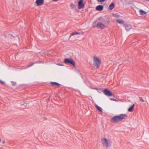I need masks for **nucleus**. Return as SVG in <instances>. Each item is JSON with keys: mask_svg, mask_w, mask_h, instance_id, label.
Segmentation results:
<instances>
[{"mask_svg": "<svg viewBox=\"0 0 149 149\" xmlns=\"http://www.w3.org/2000/svg\"><path fill=\"white\" fill-rule=\"evenodd\" d=\"M127 117V116L126 114H121L119 115L115 116L112 118L111 119V121L113 123H118L123 119H125Z\"/></svg>", "mask_w": 149, "mask_h": 149, "instance_id": "1", "label": "nucleus"}, {"mask_svg": "<svg viewBox=\"0 0 149 149\" xmlns=\"http://www.w3.org/2000/svg\"><path fill=\"white\" fill-rule=\"evenodd\" d=\"M100 22H99L96 25V27L98 28L103 29L106 27V24L107 21L104 19L100 18L99 19Z\"/></svg>", "mask_w": 149, "mask_h": 149, "instance_id": "2", "label": "nucleus"}, {"mask_svg": "<svg viewBox=\"0 0 149 149\" xmlns=\"http://www.w3.org/2000/svg\"><path fill=\"white\" fill-rule=\"evenodd\" d=\"M101 143L103 146L106 148L110 147L111 145V141L110 139L104 137L101 139Z\"/></svg>", "mask_w": 149, "mask_h": 149, "instance_id": "3", "label": "nucleus"}, {"mask_svg": "<svg viewBox=\"0 0 149 149\" xmlns=\"http://www.w3.org/2000/svg\"><path fill=\"white\" fill-rule=\"evenodd\" d=\"M93 65L96 69L98 68L101 64V61L99 57L94 56L93 57Z\"/></svg>", "mask_w": 149, "mask_h": 149, "instance_id": "4", "label": "nucleus"}, {"mask_svg": "<svg viewBox=\"0 0 149 149\" xmlns=\"http://www.w3.org/2000/svg\"><path fill=\"white\" fill-rule=\"evenodd\" d=\"M64 62L66 63H69L74 66L75 64V61L71 58H66L64 59Z\"/></svg>", "mask_w": 149, "mask_h": 149, "instance_id": "5", "label": "nucleus"}, {"mask_svg": "<svg viewBox=\"0 0 149 149\" xmlns=\"http://www.w3.org/2000/svg\"><path fill=\"white\" fill-rule=\"evenodd\" d=\"M103 92L105 95L108 96L113 95V94L112 92L107 89H105L103 91Z\"/></svg>", "mask_w": 149, "mask_h": 149, "instance_id": "6", "label": "nucleus"}, {"mask_svg": "<svg viewBox=\"0 0 149 149\" xmlns=\"http://www.w3.org/2000/svg\"><path fill=\"white\" fill-rule=\"evenodd\" d=\"M83 0H80L78 2V8L79 9H81L84 7V4L83 3Z\"/></svg>", "mask_w": 149, "mask_h": 149, "instance_id": "7", "label": "nucleus"}, {"mask_svg": "<svg viewBox=\"0 0 149 149\" xmlns=\"http://www.w3.org/2000/svg\"><path fill=\"white\" fill-rule=\"evenodd\" d=\"M44 3V0H36L35 3L37 6H40L43 4Z\"/></svg>", "mask_w": 149, "mask_h": 149, "instance_id": "8", "label": "nucleus"}, {"mask_svg": "<svg viewBox=\"0 0 149 149\" xmlns=\"http://www.w3.org/2000/svg\"><path fill=\"white\" fill-rule=\"evenodd\" d=\"M123 26L126 29L127 31H129L130 29L132 28V26L129 24L125 23L123 25Z\"/></svg>", "mask_w": 149, "mask_h": 149, "instance_id": "9", "label": "nucleus"}, {"mask_svg": "<svg viewBox=\"0 0 149 149\" xmlns=\"http://www.w3.org/2000/svg\"><path fill=\"white\" fill-rule=\"evenodd\" d=\"M103 6L102 5H98L96 8V9L98 11H101L103 10Z\"/></svg>", "mask_w": 149, "mask_h": 149, "instance_id": "10", "label": "nucleus"}, {"mask_svg": "<svg viewBox=\"0 0 149 149\" xmlns=\"http://www.w3.org/2000/svg\"><path fill=\"white\" fill-rule=\"evenodd\" d=\"M95 107L96 109H97L98 111L100 112H102L103 110L99 106H98L97 104H95Z\"/></svg>", "mask_w": 149, "mask_h": 149, "instance_id": "11", "label": "nucleus"}, {"mask_svg": "<svg viewBox=\"0 0 149 149\" xmlns=\"http://www.w3.org/2000/svg\"><path fill=\"white\" fill-rule=\"evenodd\" d=\"M115 6V4L114 2H112L111 4L109 5V8L110 10H112L114 8Z\"/></svg>", "mask_w": 149, "mask_h": 149, "instance_id": "12", "label": "nucleus"}, {"mask_svg": "<svg viewBox=\"0 0 149 149\" xmlns=\"http://www.w3.org/2000/svg\"><path fill=\"white\" fill-rule=\"evenodd\" d=\"M83 34L82 33H81L80 32H74L72 33L70 38L73 35H78V34Z\"/></svg>", "mask_w": 149, "mask_h": 149, "instance_id": "13", "label": "nucleus"}, {"mask_svg": "<svg viewBox=\"0 0 149 149\" xmlns=\"http://www.w3.org/2000/svg\"><path fill=\"white\" fill-rule=\"evenodd\" d=\"M116 21L118 23L120 24H124V21L120 19H118L116 20Z\"/></svg>", "mask_w": 149, "mask_h": 149, "instance_id": "14", "label": "nucleus"}, {"mask_svg": "<svg viewBox=\"0 0 149 149\" xmlns=\"http://www.w3.org/2000/svg\"><path fill=\"white\" fill-rule=\"evenodd\" d=\"M134 104L132 106L130 107L128 109V111L130 112H132L134 110Z\"/></svg>", "mask_w": 149, "mask_h": 149, "instance_id": "15", "label": "nucleus"}, {"mask_svg": "<svg viewBox=\"0 0 149 149\" xmlns=\"http://www.w3.org/2000/svg\"><path fill=\"white\" fill-rule=\"evenodd\" d=\"M51 84L53 86H58L60 85L59 84L56 82H51Z\"/></svg>", "mask_w": 149, "mask_h": 149, "instance_id": "16", "label": "nucleus"}, {"mask_svg": "<svg viewBox=\"0 0 149 149\" xmlns=\"http://www.w3.org/2000/svg\"><path fill=\"white\" fill-rule=\"evenodd\" d=\"M139 13H140L142 15H145L146 14V13L143 11V10H141L139 11Z\"/></svg>", "mask_w": 149, "mask_h": 149, "instance_id": "17", "label": "nucleus"}, {"mask_svg": "<svg viewBox=\"0 0 149 149\" xmlns=\"http://www.w3.org/2000/svg\"><path fill=\"white\" fill-rule=\"evenodd\" d=\"M70 6L71 9H72L74 8V4L72 3H71L70 4Z\"/></svg>", "mask_w": 149, "mask_h": 149, "instance_id": "18", "label": "nucleus"}, {"mask_svg": "<svg viewBox=\"0 0 149 149\" xmlns=\"http://www.w3.org/2000/svg\"><path fill=\"white\" fill-rule=\"evenodd\" d=\"M113 16L116 17H120V15L117 14H115L113 15Z\"/></svg>", "mask_w": 149, "mask_h": 149, "instance_id": "19", "label": "nucleus"}, {"mask_svg": "<svg viewBox=\"0 0 149 149\" xmlns=\"http://www.w3.org/2000/svg\"><path fill=\"white\" fill-rule=\"evenodd\" d=\"M139 100L141 101L142 102H144V100H143V98L142 97H139Z\"/></svg>", "mask_w": 149, "mask_h": 149, "instance_id": "20", "label": "nucleus"}, {"mask_svg": "<svg viewBox=\"0 0 149 149\" xmlns=\"http://www.w3.org/2000/svg\"><path fill=\"white\" fill-rule=\"evenodd\" d=\"M11 83L12 85L13 86H15L16 84V82L13 81H11Z\"/></svg>", "mask_w": 149, "mask_h": 149, "instance_id": "21", "label": "nucleus"}, {"mask_svg": "<svg viewBox=\"0 0 149 149\" xmlns=\"http://www.w3.org/2000/svg\"><path fill=\"white\" fill-rule=\"evenodd\" d=\"M105 0H97V1L100 2V3H102L104 2L105 1Z\"/></svg>", "mask_w": 149, "mask_h": 149, "instance_id": "22", "label": "nucleus"}, {"mask_svg": "<svg viewBox=\"0 0 149 149\" xmlns=\"http://www.w3.org/2000/svg\"><path fill=\"white\" fill-rule=\"evenodd\" d=\"M110 100H111L115 101H117V100H116V99L113 98H111Z\"/></svg>", "mask_w": 149, "mask_h": 149, "instance_id": "23", "label": "nucleus"}, {"mask_svg": "<svg viewBox=\"0 0 149 149\" xmlns=\"http://www.w3.org/2000/svg\"><path fill=\"white\" fill-rule=\"evenodd\" d=\"M0 82H1V83L2 84H5V82L3 81H2V80H0Z\"/></svg>", "mask_w": 149, "mask_h": 149, "instance_id": "24", "label": "nucleus"}, {"mask_svg": "<svg viewBox=\"0 0 149 149\" xmlns=\"http://www.w3.org/2000/svg\"><path fill=\"white\" fill-rule=\"evenodd\" d=\"M57 65H60V66H63V65L62 64H57Z\"/></svg>", "mask_w": 149, "mask_h": 149, "instance_id": "25", "label": "nucleus"}, {"mask_svg": "<svg viewBox=\"0 0 149 149\" xmlns=\"http://www.w3.org/2000/svg\"><path fill=\"white\" fill-rule=\"evenodd\" d=\"M5 143V141H3V142H2V143H3V144H4V143Z\"/></svg>", "mask_w": 149, "mask_h": 149, "instance_id": "26", "label": "nucleus"}, {"mask_svg": "<svg viewBox=\"0 0 149 149\" xmlns=\"http://www.w3.org/2000/svg\"><path fill=\"white\" fill-rule=\"evenodd\" d=\"M33 65V64H32L31 65H30V66H32Z\"/></svg>", "mask_w": 149, "mask_h": 149, "instance_id": "27", "label": "nucleus"}, {"mask_svg": "<svg viewBox=\"0 0 149 149\" xmlns=\"http://www.w3.org/2000/svg\"><path fill=\"white\" fill-rule=\"evenodd\" d=\"M2 148V147H0V148Z\"/></svg>", "mask_w": 149, "mask_h": 149, "instance_id": "28", "label": "nucleus"}]
</instances>
